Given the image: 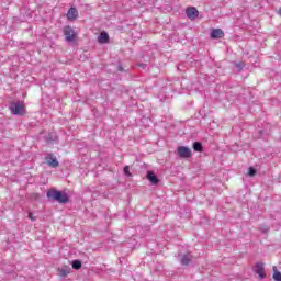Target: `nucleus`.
I'll return each instance as SVG.
<instances>
[{
	"label": "nucleus",
	"mask_w": 281,
	"mask_h": 281,
	"mask_svg": "<svg viewBox=\"0 0 281 281\" xmlns=\"http://www.w3.org/2000/svg\"><path fill=\"white\" fill-rule=\"evenodd\" d=\"M180 262L184 267H188V265H190V262H192V255H190V254L181 255Z\"/></svg>",
	"instance_id": "11"
},
{
	"label": "nucleus",
	"mask_w": 281,
	"mask_h": 281,
	"mask_svg": "<svg viewBox=\"0 0 281 281\" xmlns=\"http://www.w3.org/2000/svg\"><path fill=\"white\" fill-rule=\"evenodd\" d=\"M67 18L69 19V21H74L75 19H78V10L71 7L68 10Z\"/></svg>",
	"instance_id": "12"
},
{
	"label": "nucleus",
	"mask_w": 281,
	"mask_h": 281,
	"mask_svg": "<svg viewBox=\"0 0 281 281\" xmlns=\"http://www.w3.org/2000/svg\"><path fill=\"white\" fill-rule=\"evenodd\" d=\"M64 36L68 43H71V41H75L76 38V31L71 29V26H65L64 27Z\"/></svg>",
	"instance_id": "4"
},
{
	"label": "nucleus",
	"mask_w": 281,
	"mask_h": 281,
	"mask_svg": "<svg viewBox=\"0 0 281 281\" xmlns=\"http://www.w3.org/2000/svg\"><path fill=\"white\" fill-rule=\"evenodd\" d=\"M29 218L32 222L36 221V216H34V214H32V212L29 213Z\"/></svg>",
	"instance_id": "21"
},
{
	"label": "nucleus",
	"mask_w": 281,
	"mask_h": 281,
	"mask_svg": "<svg viewBox=\"0 0 281 281\" xmlns=\"http://www.w3.org/2000/svg\"><path fill=\"white\" fill-rule=\"evenodd\" d=\"M254 271L259 276L260 280H265V278H267V273H265V263L257 262L254 267Z\"/></svg>",
	"instance_id": "5"
},
{
	"label": "nucleus",
	"mask_w": 281,
	"mask_h": 281,
	"mask_svg": "<svg viewBox=\"0 0 281 281\" xmlns=\"http://www.w3.org/2000/svg\"><path fill=\"white\" fill-rule=\"evenodd\" d=\"M71 273V267L69 266H63L61 268H58V276L60 278H67Z\"/></svg>",
	"instance_id": "7"
},
{
	"label": "nucleus",
	"mask_w": 281,
	"mask_h": 281,
	"mask_svg": "<svg viewBox=\"0 0 281 281\" xmlns=\"http://www.w3.org/2000/svg\"><path fill=\"white\" fill-rule=\"evenodd\" d=\"M223 36H225V33L221 29H213L211 31V38H223Z\"/></svg>",
	"instance_id": "10"
},
{
	"label": "nucleus",
	"mask_w": 281,
	"mask_h": 281,
	"mask_svg": "<svg viewBox=\"0 0 281 281\" xmlns=\"http://www.w3.org/2000/svg\"><path fill=\"white\" fill-rule=\"evenodd\" d=\"M46 161L50 168H58V166H60V164L58 162V159H56V157L52 155H48L46 157Z\"/></svg>",
	"instance_id": "8"
},
{
	"label": "nucleus",
	"mask_w": 281,
	"mask_h": 281,
	"mask_svg": "<svg viewBox=\"0 0 281 281\" xmlns=\"http://www.w3.org/2000/svg\"><path fill=\"white\" fill-rule=\"evenodd\" d=\"M186 14L188 19H190L191 21H194V19L199 16V10H196V8L194 7H189L186 10Z\"/></svg>",
	"instance_id": "6"
},
{
	"label": "nucleus",
	"mask_w": 281,
	"mask_h": 281,
	"mask_svg": "<svg viewBox=\"0 0 281 281\" xmlns=\"http://www.w3.org/2000/svg\"><path fill=\"white\" fill-rule=\"evenodd\" d=\"M47 199H53V201H57V203L66 204L69 201V194L63 191H58L56 189H50L46 193Z\"/></svg>",
	"instance_id": "1"
},
{
	"label": "nucleus",
	"mask_w": 281,
	"mask_h": 281,
	"mask_svg": "<svg viewBox=\"0 0 281 281\" xmlns=\"http://www.w3.org/2000/svg\"><path fill=\"white\" fill-rule=\"evenodd\" d=\"M9 109L13 115H25V104L22 101L12 102Z\"/></svg>",
	"instance_id": "2"
},
{
	"label": "nucleus",
	"mask_w": 281,
	"mask_h": 281,
	"mask_svg": "<svg viewBox=\"0 0 281 281\" xmlns=\"http://www.w3.org/2000/svg\"><path fill=\"white\" fill-rule=\"evenodd\" d=\"M177 153L180 159H190L192 157V150L186 146L178 147Z\"/></svg>",
	"instance_id": "3"
},
{
	"label": "nucleus",
	"mask_w": 281,
	"mask_h": 281,
	"mask_svg": "<svg viewBox=\"0 0 281 281\" xmlns=\"http://www.w3.org/2000/svg\"><path fill=\"white\" fill-rule=\"evenodd\" d=\"M147 179L153 183V186H157V183H159V178H157L155 171H147Z\"/></svg>",
	"instance_id": "9"
},
{
	"label": "nucleus",
	"mask_w": 281,
	"mask_h": 281,
	"mask_svg": "<svg viewBox=\"0 0 281 281\" xmlns=\"http://www.w3.org/2000/svg\"><path fill=\"white\" fill-rule=\"evenodd\" d=\"M119 71H124V69L122 68V66L119 67Z\"/></svg>",
	"instance_id": "22"
},
{
	"label": "nucleus",
	"mask_w": 281,
	"mask_h": 281,
	"mask_svg": "<svg viewBox=\"0 0 281 281\" xmlns=\"http://www.w3.org/2000/svg\"><path fill=\"white\" fill-rule=\"evenodd\" d=\"M273 280L276 281H281V272L278 271L277 267H273V276H272Z\"/></svg>",
	"instance_id": "17"
},
{
	"label": "nucleus",
	"mask_w": 281,
	"mask_h": 281,
	"mask_svg": "<svg viewBox=\"0 0 281 281\" xmlns=\"http://www.w3.org/2000/svg\"><path fill=\"white\" fill-rule=\"evenodd\" d=\"M56 139H57V136H56V133H54V132L49 133L46 137L47 144H52V143L56 142Z\"/></svg>",
	"instance_id": "16"
},
{
	"label": "nucleus",
	"mask_w": 281,
	"mask_h": 281,
	"mask_svg": "<svg viewBox=\"0 0 281 281\" xmlns=\"http://www.w3.org/2000/svg\"><path fill=\"white\" fill-rule=\"evenodd\" d=\"M193 150H195V153H203V144H201V142H194Z\"/></svg>",
	"instance_id": "15"
},
{
	"label": "nucleus",
	"mask_w": 281,
	"mask_h": 281,
	"mask_svg": "<svg viewBox=\"0 0 281 281\" xmlns=\"http://www.w3.org/2000/svg\"><path fill=\"white\" fill-rule=\"evenodd\" d=\"M71 267L72 269H75L76 271L82 269V261L76 259L71 262Z\"/></svg>",
	"instance_id": "14"
},
{
	"label": "nucleus",
	"mask_w": 281,
	"mask_h": 281,
	"mask_svg": "<svg viewBox=\"0 0 281 281\" xmlns=\"http://www.w3.org/2000/svg\"><path fill=\"white\" fill-rule=\"evenodd\" d=\"M248 175H249V177H255L256 176V170L254 169V167H250L248 169Z\"/></svg>",
	"instance_id": "19"
},
{
	"label": "nucleus",
	"mask_w": 281,
	"mask_h": 281,
	"mask_svg": "<svg viewBox=\"0 0 281 281\" xmlns=\"http://www.w3.org/2000/svg\"><path fill=\"white\" fill-rule=\"evenodd\" d=\"M98 41L102 44L109 43V33L106 32H101L100 35L98 36Z\"/></svg>",
	"instance_id": "13"
},
{
	"label": "nucleus",
	"mask_w": 281,
	"mask_h": 281,
	"mask_svg": "<svg viewBox=\"0 0 281 281\" xmlns=\"http://www.w3.org/2000/svg\"><path fill=\"white\" fill-rule=\"evenodd\" d=\"M123 172H124V175H126V177H132L128 166L124 167Z\"/></svg>",
	"instance_id": "18"
},
{
	"label": "nucleus",
	"mask_w": 281,
	"mask_h": 281,
	"mask_svg": "<svg viewBox=\"0 0 281 281\" xmlns=\"http://www.w3.org/2000/svg\"><path fill=\"white\" fill-rule=\"evenodd\" d=\"M235 67L238 69V71H243V68L245 67V64L238 63L235 65Z\"/></svg>",
	"instance_id": "20"
}]
</instances>
